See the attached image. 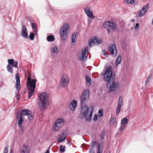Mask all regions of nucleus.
<instances>
[{
    "label": "nucleus",
    "mask_w": 153,
    "mask_h": 153,
    "mask_svg": "<svg viewBox=\"0 0 153 153\" xmlns=\"http://www.w3.org/2000/svg\"><path fill=\"white\" fill-rule=\"evenodd\" d=\"M80 117L82 119H85L87 121L90 122L93 113L94 107L92 105L88 107V105L80 106Z\"/></svg>",
    "instance_id": "obj_1"
},
{
    "label": "nucleus",
    "mask_w": 153,
    "mask_h": 153,
    "mask_svg": "<svg viewBox=\"0 0 153 153\" xmlns=\"http://www.w3.org/2000/svg\"><path fill=\"white\" fill-rule=\"evenodd\" d=\"M39 100L38 105L41 111H43L47 108L49 105L48 98L46 93L41 94L39 97Z\"/></svg>",
    "instance_id": "obj_2"
},
{
    "label": "nucleus",
    "mask_w": 153,
    "mask_h": 153,
    "mask_svg": "<svg viewBox=\"0 0 153 153\" xmlns=\"http://www.w3.org/2000/svg\"><path fill=\"white\" fill-rule=\"evenodd\" d=\"M112 68H108L106 71H103L100 74V76L104 75L103 80L107 82V84L114 81L115 76L113 75Z\"/></svg>",
    "instance_id": "obj_3"
},
{
    "label": "nucleus",
    "mask_w": 153,
    "mask_h": 153,
    "mask_svg": "<svg viewBox=\"0 0 153 153\" xmlns=\"http://www.w3.org/2000/svg\"><path fill=\"white\" fill-rule=\"evenodd\" d=\"M89 90L88 89L85 90L82 92L80 97L81 106L87 105L85 104V103H86L88 100L89 98Z\"/></svg>",
    "instance_id": "obj_4"
},
{
    "label": "nucleus",
    "mask_w": 153,
    "mask_h": 153,
    "mask_svg": "<svg viewBox=\"0 0 153 153\" xmlns=\"http://www.w3.org/2000/svg\"><path fill=\"white\" fill-rule=\"evenodd\" d=\"M68 30H70V27L68 24L67 23L64 24L60 29V35L63 39H65L63 37H65L67 35Z\"/></svg>",
    "instance_id": "obj_5"
},
{
    "label": "nucleus",
    "mask_w": 153,
    "mask_h": 153,
    "mask_svg": "<svg viewBox=\"0 0 153 153\" xmlns=\"http://www.w3.org/2000/svg\"><path fill=\"white\" fill-rule=\"evenodd\" d=\"M118 83L114 81L108 83L106 85V87L109 92L116 91L118 90Z\"/></svg>",
    "instance_id": "obj_6"
},
{
    "label": "nucleus",
    "mask_w": 153,
    "mask_h": 153,
    "mask_svg": "<svg viewBox=\"0 0 153 153\" xmlns=\"http://www.w3.org/2000/svg\"><path fill=\"white\" fill-rule=\"evenodd\" d=\"M88 47L86 46L84 49L82 50L81 56L79 57V59L80 61L85 62L87 60L88 56Z\"/></svg>",
    "instance_id": "obj_7"
},
{
    "label": "nucleus",
    "mask_w": 153,
    "mask_h": 153,
    "mask_svg": "<svg viewBox=\"0 0 153 153\" xmlns=\"http://www.w3.org/2000/svg\"><path fill=\"white\" fill-rule=\"evenodd\" d=\"M15 78L16 79V88L17 89L16 91V98L18 100H19L20 95L19 94V90L20 89V78L18 74L16 73L15 74Z\"/></svg>",
    "instance_id": "obj_8"
},
{
    "label": "nucleus",
    "mask_w": 153,
    "mask_h": 153,
    "mask_svg": "<svg viewBox=\"0 0 153 153\" xmlns=\"http://www.w3.org/2000/svg\"><path fill=\"white\" fill-rule=\"evenodd\" d=\"M69 78L67 74L62 75L61 81V85L62 87H65L68 85L69 82Z\"/></svg>",
    "instance_id": "obj_9"
},
{
    "label": "nucleus",
    "mask_w": 153,
    "mask_h": 153,
    "mask_svg": "<svg viewBox=\"0 0 153 153\" xmlns=\"http://www.w3.org/2000/svg\"><path fill=\"white\" fill-rule=\"evenodd\" d=\"M27 115L28 118L30 120H32L33 119V117L32 112L27 109H24L21 112L20 115Z\"/></svg>",
    "instance_id": "obj_10"
},
{
    "label": "nucleus",
    "mask_w": 153,
    "mask_h": 153,
    "mask_svg": "<svg viewBox=\"0 0 153 153\" xmlns=\"http://www.w3.org/2000/svg\"><path fill=\"white\" fill-rule=\"evenodd\" d=\"M84 10L88 17L92 19H95V16L93 15V12L90 10L89 7H87L86 8H84Z\"/></svg>",
    "instance_id": "obj_11"
},
{
    "label": "nucleus",
    "mask_w": 153,
    "mask_h": 153,
    "mask_svg": "<svg viewBox=\"0 0 153 153\" xmlns=\"http://www.w3.org/2000/svg\"><path fill=\"white\" fill-rule=\"evenodd\" d=\"M108 51L113 56H115L116 55L117 51L116 46L114 44L110 45L109 47Z\"/></svg>",
    "instance_id": "obj_12"
},
{
    "label": "nucleus",
    "mask_w": 153,
    "mask_h": 153,
    "mask_svg": "<svg viewBox=\"0 0 153 153\" xmlns=\"http://www.w3.org/2000/svg\"><path fill=\"white\" fill-rule=\"evenodd\" d=\"M8 64L7 67H18V62L13 59H7Z\"/></svg>",
    "instance_id": "obj_13"
},
{
    "label": "nucleus",
    "mask_w": 153,
    "mask_h": 153,
    "mask_svg": "<svg viewBox=\"0 0 153 153\" xmlns=\"http://www.w3.org/2000/svg\"><path fill=\"white\" fill-rule=\"evenodd\" d=\"M21 35L24 38L26 39L28 38L27 30L26 27L24 25L22 26Z\"/></svg>",
    "instance_id": "obj_14"
},
{
    "label": "nucleus",
    "mask_w": 153,
    "mask_h": 153,
    "mask_svg": "<svg viewBox=\"0 0 153 153\" xmlns=\"http://www.w3.org/2000/svg\"><path fill=\"white\" fill-rule=\"evenodd\" d=\"M123 105V99L122 98L120 97L119 98L118 103V106L117 109L116 114H118L119 113L120 110Z\"/></svg>",
    "instance_id": "obj_15"
},
{
    "label": "nucleus",
    "mask_w": 153,
    "mask_h": 153,
    "mask_svg": "<svg viewBox=\"0 0 153 153\" xmlns=\"http://www.w3.org/2000/svg\"><path fill=\"white\" fill-rule=\"evenodd\" d=\"M77 105V102L75 100L72 101L68 105L69 108L73 111L75 110Z\"/></svg>",
    "instance_id": "obj_16"
},
{
    "label": "nucleus",
    "mask_w": 153,
    "mask_h": 153,
    "mask_svg": "<svg viewBox=\"0 0 153 153\" xmlns=\"http://www.w3.org/2000/svg\"><path fill=\"white\" fill-rule=\"evenodd\" d=\"M36 80L35 79H32L31 80V82H30L28 83V85L27 87L30 86V88L31 89H35L36 87Z\"/></svg>",
    "instance_id": "obj_17"
},
{
    "label": "nucleus",
    "mask_w": 153,
    "mask_h": 153,
    "mask_svg": "<svg viewBox=\"0 0 153 153\" xmlns=\"http://www.w3.org/2000/svg\"><path fill=\"white\" fill-rule=\"evenodd\" d=\"M46 40L48 42H52L55 40L54 36L52 34L48 33Z\"/></svg>",
    "instance_id": "obj_18"
},
{
    "label": "nucleus",
    "mask_w": 153,
    "mask_h": 153,
    "mask_svg": "<svg viewBox=\"0 0 153 153\" xmlns=\"http://www.w3.org/2000/svg\"><path fill=\"white\" fill-rule=\"evenodd\" d=\"M94 38L95 45H98L100 44L103 42V39H100L97 36H94Z\"/></svg>",
    "instance_id": "obj_19"
},
{
    "label": "nucleus",
    "mask_w": 153,
    "mask_h": 153,
    "mask_svg": "<svg viewBox=\"0 0 153 153\" xmlns=\"http://www.w3.org/2000/svg\"><path fill=\"white\" fill-rule=\"evenodd\" d=\"M147 11L145 7L144 6L142 8L138 15L139 17H141L146 13Z\"/></svg>",
    "instance_id": "obj_20"
},
{
    "label": "nucleus",
    "mask_w": 153,
    "mask_h": 153,
    "mask_svg": "<svg viewBox=\"0 0 153 153\" xmlns=\"http://www.w3.org/2000/svg\"><path fill=\"white\" fill-rule=\"evenodd\" d=\"M55 123L60 126L62 127V126L63 125L64 123V119L62 118L59 119L57 120Z\"/></svg>",
    "instance_id": "obj_21"
},
{
    "label": "nucleus",
    "mask_w": 153,
    "mask_h": 153,
    "mask_svg": "<svg viewBox=\"0 0 153 153\" xmlns=\"http://www.w3.org/2000/svg\"><path fill=\"white\" fill-rule=\"evenodd\" d=\"M66 137V136L65 135L64 133H62V134L59 137L58 142L61 143L64 141L65 140Z\"/></svg>",
    "instance_id": "obj_22"
},
{
    "label": "nucleus",
    "mask_w": 153,
    "mask_h": 153,
    "mask_svg": "<svg viewBox=\"0 0 153 153\" xmlns=\"http://www.w3.org/2000/svg\"><path fill=\"white\" fill-rule=\"evenodd\" d=\"M21 153H29V151L27 149V147L25 146H23L21 149Z\"/></svg>",
    "instance_id": "obj_23"
},
{
    "label": "nucleus",
    "mask_w": 153,
    "mask_h": 153,
    "mask_svg": "<svg viewBox=\"0 0 153 153\" xmlns=\"http://www.w3.org/2000/svg\"><path fill=\"white\" fill-rule=\"evenodd\" d=\"M77 33L76 32L74 33L72 35L71 37V42L72 43L75 42L76 40V35Z\"/></svg>",
    "instance_id": "obj_24"
},
{
    "label": "nucleus",
    "mask_w": 153,
    "mask_h": 153,
    "mask_svg": "<svg viewBox=\"0 0 153 153\" xmlns=\"http://www.w3.org/2000/svg\"><path fill=\"white\" fill-rule=\"evenodd\" d=\"M105 134V130L104 129H103L102 130L100 135L101 141L102 143H103V142L104 141V138Z\"/></svg>",
    "instance_id": "obj_25"
},
{
    "label": "nucleus",
    "mask_w": 153,
    "mask_h": 153,
    "mask_svg": "<svg viewBox=\"0 0 153 153\" xmlns=\"http://www.w3.org/2000/svg\"><path fill=\"white\" fill-rule=\"evenodd\" d=\"M121 59V57L120 55H119L116 59L115 62V67H116L120 63Z\"/></svg>",
    "instance_id": "obj_26"
},
{
    "label": "nucleus",
    "mask_w": 153,
    "mask_h": 153,
    "mask_svg": "<svg viewBox=\"0 0 153 153\" xmlns=\"http://www.w3.org/2000/svg\"><path fill=\"white\" fill-rule=\"evenodd\" d=\"M35 90L33 89H29V92L28 93V99H30L31 97L33 95L34 93Z\"/></svg>",
    "instance_id": "obj_27"
},
{
    "label": "nucleus",
    "mask_w": 153,
    "mask_h": 153,
    "mask_svg": "<svg viewBox=\"0 0 153 153\" xmlns=\"http://www.w3.org/2000/svg\"><path fill=\"white\" fill-rule=\"evenodd\" d=\"M24 121L22 116L20 115L19 120L18 122V126L19 127H20Z\"/></svg>",
    "instance_id": "obj_28"
},
{
    "label": "nucleus",
    "mask_w": 153,
    "mask_h": 153,
    "mask_svg": "<svg viewBox=\"0 0 153 153\" xmlns=\"http://www.w3.org/2000/svg\"><path fill=\"white\" fill-rule=\"evenodd\" d=\"M93 43V46H94V44H95L94 40V38L93 39H89L88 41V43L89 46L90 47H92V44Z\"/></svg>",
    "instance_id": "obj_29"
},
{
    "label": "nucleus",
    "mask_w": 153,
    "mask_h": 153,
    "mask_svg": "<svg viewBox=\"0 0 153 153\" xmlns=\"http://www.w3.org/2000/svg\"><path fill=\"white\" fill-rule=\"evenodd\" d=\"M60 127H61L55 123L53 126V128L54 131H58Z\"/></svg>",
    "instance_id": "obj_30"
},
{
    "label": "nucleus",
    "mask_w": 153,
    "mask_h": 153,
    "mask_svg": "<svg viewBox=\"0 0 153 153\" xmlns=\"http://www.w3.org/2000/svg\"><path fill=\"white\" fill-rule=\"evenodd\" d=\"M85 76L86 77V84L88 85L89 86L91 84V79L88 76L86 75Z\"/></svg>",
    "instance_id": "obj_31"
},
{
    "label": "nucleus",
    "mask_w": 153,
    "mask_h": 153,
    "mask_svg": "<svg viewBox=\"0 0 153 153\" xmlns=\"http://www.w3.org/2000/svg\"><path fill=\"white\" fill-rule=\"evenodd\" d=\"M128 122V119L127 118L125 117L121 120V124L122 125H124V124L126 123L127 124Z\"/></svg>",
    "instance_id": "obj_32"
},
{
    "label": "nucleus",
    "mask_w": 153,
    "mask_h": 153,
    "mask_svg": "<svg viewBox=\"0 0 153 153\" xmlns=\"http://www.w3.org/2000/svg\"><path fill=\"white\" fill-rule=\"evenodd\" d=\"M109 27L114 30L116 28V26L114 22H110V23L109 25Z\"/></svg>",
    "instance_id": "obj_33"
},
{
    "label": "nucleus",
    "mask_w": 153,
    "mask_h": 153,
    "mask_svg": "<svg viewBox=\"0 0 153 153\" xmlns=\"http://www.w3.org/2000/svg\"><path fill=\"white\" fill-rule=\"evenodd\" d=\"M126 127V126L125 125H121L118 129V131L121 132H123L124 131Z\"/></svg>",
    "instance_id": "obj_34"
},
{
    "label": "nucleus",
    "mask_w": 153,
    "mask_h": 153,
    "mask_svg": "<svg viewBox=\"0 0 153 153\" xmlns=\"http://www.w3.org/2000/svg\"><path fill=\"white\" fill-rule=\"evenodd\" d=\"M35 34L31 32L30 33L29 36L30 39L31 40H33L34 39Z\"/></svg>",
    "instance_id": "obj_35"
},
{
    "label": "nucleus",
    "mask_w": 153,
    "mask_h": 153,
    "mask_svg": "<svg viewBox=\"0 0 153 153\" xmlns=\"http://www.w3.org/2000/svg\"><path fill=\"white\" fill-rule=\"evenodd\" d=\"M109 21H105V22H104L103 23L102 26L104 28H106V26L109 27Z\"/></svg>",
    "instance_id": "obj_36"
},
{
    "label": "nucleus",
    "mask_w": 153,
    "mask_h": 153,
    "mask_svg": "<svg viewBox=\"0 0 153 153\" xmlns=\"http://www.w3.org/2000/svg\"><path fill=\"white\" fill-rule=\"evenodd\" d=\"M121 45L123 49H125L126 48L125 41L122 40L121 41Z\"/></svg>",
    "instance_id": "obj_37"
},
{
    "label": "nucleus",
    "mask_w": 153,
    "mask_h": 153,
    "mask_svg": "<svg viewBox=\"0 0 153 153\" xmlns=\"http://www.w3.org/2000/svg\"><path fill=\"white\" fill-rule=\"evenodd\" d=\"M51 50L52 51L55 53H57L58 52V48L56 46L54 47Z\"/></svg>",
    "instance_id": "obj_38"
},
{
    "label": "nucleus",
    "mask_w": 153,
    "mask_h": 153,
    "mask_svg": "<svg viewBox=\"0 0 153 153\" xmlns=\"http://www.w3.org/2000/svg\"><path fill=\"white\" fill-rule=\"evenodd\" d=\"M65 147L63 146L62 145H60L59 146V150L60 151L62 152H63L65 151Z\"/></svg>",
    "instance_id": "obj_39"
},
{
    "label": "nucleus",
    "mask_w": 153,
    "mask_h": 153,
    "mask_svg": "<svg viewBox=\"0 0 153 153\" xmlns=\"http://www.w3.org/2000/svg\"><path fill=\"white\" fill-rule=\"evenodd\" d=\"M31 27L33 30H37L36 29V25L35 23H31Z\"/></svg>",
    "instance_id": "obj_40"
},
{
    "label": "nucleus",
    "mask_w": 153,
    "mask_h": 153,
    "mask_svg": "<svg viewBox=\"0 0 153 153\" xmlns=\"http://www.w3.org/2000/svg\"><path fill=\"white\" fill-rule=\"evenodd\" d=\"M151 77H152V74H149V75L148 76L147 78L146 81V83H147L149 82L150 79L151 78Z\"/></svg>",
    "instance_id": "obj_41"
},
{
    "label": "nucleus",
    "mask_w": 153,
    "mask_h": 153,
    "mask_svg": "<svg viewBox=\"0 0 153 153\" xmlns=\"http://www.w3.org/2000/svg\"><path fill=\"white\" fill-rule=\"evenodd\" d=\"M98 115L100 117L103 115V111L102 110H100L98 111Z\"/></svg>",
    "instance_id": "obj_42"
},
{
    "label": "nucleus",
    "mask_w": 153,
    "mask_h": 153,
    "mask_svg": "<svg viewBox=\"0 0 153 153\" xmlns=\"http://www.w3.org/2000/svg\"><path fill=\"white\" fill-rule=\"evenodd\" d=\"M97 145V143L96 141H93L92 143L91 147L92 146L93 148H94V146H96Z\"/></svg>",
    "instance_id": "obj_43"
},
{
    "label": "nucleus",
    "mask_w": 153,
    "mask_h": 153,
    "mask_svg": "<svg viewBox=\"0 0 153 153\" xmlns=\"http://www.w3.org/2000/svg\"><path fill=\"white\" fill-rule=\"evenodd\" d=\"M89 151V153H94V148H93L92 146L90 147Z\"/></svg>",
    "instance_id": "obj_44"
},
{
    "label": "nucleus",
    "mask_w": 153,
    "mask_h": 153,
    "mask_svg": "<svg viewBox=\"0 0 153 153\" xmlns=\"http://www.w3.org/2000/svg\"><path fill=\"white\" fill-rule=\"evenodd\" d=\"M31 78L30 76H28L27 78V86L28 85V83L30 82H31Z\"/></svg>",
    "instance_id": "obj_45"
},
{
    "label": "nucleus",
    "mask_w": 153,
    "mask_h": 153,
    "mask_svg": "<svg viewBox=\"0 0 153 153\" xmlns=\"http://www.w3.org/2000/svg\"><path fill=\"white\" fill-rule=\"evenodd\" d=\"M7 71L10 73H13V70L12 68H7Z\"/></svg>",
    "instance_id": "obj_46"
},
{
    "label": "nucleus",
    "mask_w": 153,
    "mask_h": 153,
    "mask_svg": "<svg viewBox=\"0 0 153 153\" xmlns=\"http://www.w3.org/2000/svg\"><path fill=\"white\" fill-rule=\"evenodd\" d=\"M100 145H101V144L99 143V144L97 145V151L100 152Z\"/></svg>",
    "instance_id": "obj_47"
},
{
    "label": "nucleus",
    "mask_w": 153,
    "mask_h": 153,
    "mask_svg": "<svg viewBox=\"0 0 153 153\" xmlns=\"http://www.w3.org/2000/svg\"><path fill=\"white\" fill-rule=\"evenodd\" d=\"M110 121L111 122L114 121L113 122H112V123H114L115 122V118L114 117H111L110 119Z\"/></svg>",
    "instance_id": "obj_48"
},
{
    "label": "nucleus",
    "mask_w": 153,
    "mask_h": 153,
    "mask_svg": "<svg viewBox=\"0 0 153 153\" xmlns=\"http://www.w3.org/2000/svg\"><path fill=\"white\" fill-rule=\"evenodd\" d=\"M139 24L138 23H137L134 26V28L135 29H138L139 28Z\"/></svg>",
    "instance_id": "obj_49"
},
{
    "label": "nucleus",
    "mask_w": 153,
    "mask_h": 153,
    "mask_svg": "<svg viewBox=\"0 0 153 153\" xmlns=\"http://www.w3.org/2000/svg\"><path fill=\"white\" fill-rule=\"evenodd\" d=\"M97 119H98L97 116L96 114H95L94 115V117L93 118V119L94 121H96L97 120Z\"/></svg>",
    "instance_id": "obj_50"
},
{
    "label": "nucleus",
    "mask_w": 153,
    "mask_h": 153,
    "mask_svg": "<svg viewBox=\"0 0 153 153\" xmlns=\"http://www.w3.org/2000/svg\"><path fill=\"white\" fill-rule=\"evenodd\" d=\"M8 151V149L7 147H5L4 149V153H7Z\"/></svg>",
    "instance_id": "obj_51"
},
{
    "label": "nucleus",
    "mask_w": 153,
    "mask_h": 153,
    "mask_svg": "<svg viewBox=\"0 0 153 153\" xmlns=\"http://www.w3.org/2000/svg\"><path fill=\"white\" fill-rule=\"evenodd\" d=\"M129 2L130 4H133L135 3L134 0H130Z\"/></svg>",
    "instance_id": "obj_52"
},
{
    "label": "nucleus",
    "mask_w": 153,
    "mask_h": 153,
    "mask_svg": "<svg viewBox=\"0 0 153 153\" xmlns=\"http://www.w3.org/2000/svg\"><path fill=\"white\" fill-rule=\"evenodd\" d=\"M34 32L35 33V34H34L36 36L37 35V32H38L37 30H34Z\"/></svg>",
    "instance_id": "obj_53"
},
{
    "label": "nucleus",
    "mask_w": 153,
    "mask_h": 153,
    "mask_svg": "<svg viewBox=\"0 0 153 153\" xmlns=\"http://www.w3.org/2000/svg\"><path fill=\"white\" fill-rule=\"evenodd\" d=\"M129 0H125V2L126 3V4H130V3H129Z\"/></svg>",
    "instance_id": "obj_54"
},
{
    "label": "nucleus",
    "mask_w": 153,
    "mask_h": 153,
    "mask_svg": "<svg viewBox=\"0 0 153 153\" xmlns=\"http://www.w3.org/2000/svg\"><path fill=\"white\" fill-rule=\"evenodd\" d=\"M144 7H145V8L147 9V10L148 8V7H149V4H147L146 5V6H144Z\"/></svg>",
    "instance_id": "obj_55"
},
{
    "label": "nucleus",
    "mask_w": 153,
    "mask_h": 153,
    "mask_svg": "<svg viewBox=\"0 0 153 153\" xmlns=\"http://www.w3.org/2000/svg\"><path fill=\"white\" fill-rule=\"evenodd\" d=\"M103 54L104 55L105 57H107L109 55L108 54L106 53H103Z\"/></svg>",
    "instance_id": "obj_56"
},
{
    "label": "nucleus",
    "mask_w": 153,
    "mask_h": 153,
    "mask_svg": "<svg viewBox=\"0 0 153 153\" xmlns=\"http://www.w3.org/2000/svg\"><path fill=\"white\" fill-rule=\"evenodd\" d=\"M19 113H17L16 114V117L17 119H18L19 117Z\"/></svg>",
    "instance_id": "obj_57"
},
{
    "label": "nucleus",
    "mask_w": 153,
    "mask_h": 153,
    "mask_svg": "<svg viewBox=\"0 0 153 153\" xmlns=\"http://www.w3.org/2000/svg\"><path fill=\"white\" fill-rule=\"evenodd\" d=\"M45 153H50V151L49 149H47L46 152Z\"/></svg>",
    "instance_id": "obj_58"
},
{
    "label": "nucleus",
    "mask_w": 153,
    "mask_h": 153,
    "mask_svg": "<svg viewBox=\"0 0 153 153\" xmlns=\"http://www.w3.org/2000/svg\"><path fill=\"white\" fill-rule=\"evenodd\" d=\"M106 51V50H105V49L103 50H102V53H105V51Z\"/></svg>",
    "instance_id": "obj_59"
},
{
    "label": "nucleus",
    "mask_w": 153,
    "mask_h": 153,
    "mask_svg": "<svg viewBox=\"0 0 153 153\" xmlns=\"http://www.w3.org/2000/svg\"><path fill=\"white\" fill-rule=\"evenodd\" d=\"M107 31L108 33H109L110 32V30L109 29H107Z\"/></svg>",
    "instance_id": "obj_60"
},
{
    "label": "nucleus",
    "mask_w": 153,
    "mask_h": 153,
    "mask_svg": "<svg viewBox=\"0 0 153 153\" xmlns=\"http://www.w3.org/2000/svg\"><path fill=\"white\" fill-rule=\"evenodd\" d=\"M119 134V132L118 131L116 133V134L115 135L116 136V135H118Z\"/></svg>",
    "instance_id": "obj_61"
},
{
    "label": "nucleus",
    "mask_w": 153,
    "mask_h": 153,
    "mask_svg": "<svg viewBox=\"0 0 153 153\" xmlns=\"http://www.w3.org/2000/svg\"><path fill=\"white\" fill-rule=\"evenodd\" d=\"M88 21L89 22H91V20L90 19H88Z\"/></svg>",
    "instance_id": "obj_62"
},
{
    "label": "nucleus",
    "mask_w": 153,
    "mask_h": 153,
    "mask_svg": "<svg viewBox=\"0 0 153 153\" xmlns=\"http://www.w3.org/2000/svg\"><path fill=\"white\" fill-rule=\"evenodd\" d=\"M131 20L132 21V22H133L135 21V20L134 19H133L132 20Z\"/></svg>",
    "instance_id": "obj_63"
},
{
    "label": "nucleus",
    "mask_w": 153,
    "mask_h": 153,
    "mask_svg": "<svg viewBox=\"0 0 153 153\" xmlns=\"http://www.w3.org/2000/svg\"><path fill=\"white\" fill-rule=\"evenodd\" d=\"M97 153H100V152L97 151Z\"/></svg>",
    "instance_id": "obj_64"
}]
</instances>
